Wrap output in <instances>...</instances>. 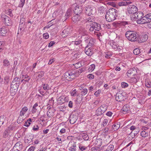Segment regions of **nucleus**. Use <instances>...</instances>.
Segmentation results:
<instances>
[{"mask_svg":"<svg viewBox=\"0 0 151 151\" xmlns=\"http://www.w3.org/2000/svg\"><path fill=\"white\" fill-rule=\"evenodd\" d=\"M76 119V117H70V122L71 124H73L75 122Z\"/></svg>","mask_w":151,"mask_h":151,"instance_id":"obj_37","label":"nucleus"},{"mask_svg":"<svg viewBox=\"0 0 151 151\" xmlns=\"http://www.w3.org/2000/svg\"><path fill=\"white\" fill-rule=\"evenodd\" d=\"M22 78L24 79V81L29 82V81L30 79V78L27 75H22Z\"/></svg>","mask_w":151,"mask_h":151,"instance_id":"obj_32","label":"nucleus"},{"mask_svg":"<svg viewBox=\"0 0 151 151\" xmlns=\"http://www.w3.org/2000/svg\"><path fill=\"white\" fill-rule=\"evenodd\" d=\"M136 69L134 68H133L127 71V74L128 77L132 76L136 74Z\"/></svg>","mask_w":151,"mask_h":151,"instance_id":"obj_9","label":"nucleus"},{"mask_svg":"<svg viewBox=\"0 0 151 151\" xmlns=\"http://www.w3.org/2000/svg\"><path fill=\"white\" fill-rule=\"evenodd\" d=\"M93 25H94L95 27L96 26L95 29L96 30L99 31L101 29V25L99 24L94 22V24Z\"/></svg>","mask_w":151,"mask_h":151,"instance_id":"obj_34","label":"nucleus"},{"mask_svg":"<svg viewBox=\"0 0 151 151\" xmlns=\"http://www.w3.org/2000/svg\"><path fill=\"white\" fill-rule=\"evenodd\" d=\"M7 29L4 27H2L0 29V35L4 36L7 32Z\"/></svg>","mask_w":151,"mask_h":151,"instance_id":"obj_20","label":"nucleus"},{"mask_svg":"<svg viewBox=\"0 0 151 151\" xmlns=\"http://www.w3.org/2000/svg\"><path fill=\"white\" fill-rule=\"evenodd\" d=\"M88 76L90 79H91L94 78V76L92 74H89Z\"/></svg>","mask_w":151,"mask_h":151,"instance_id":"obj_64","label":"nucleus"},{"mask_svg":"<svg viewBox=\"0 0 151 151\" xmlns=\"http://www.w3.org/2000/svg\"><path fill=\"white\" fill-rule=\"evenodd\" d=\"M53 113L50 109L48 110L47 112V115L48 117H51L53 116Z\"/></svg>","mask_w":151,"mask_h":151,"instance_id":"obj_39","label":"nucleus"},{"mask_svg":"<svg viewBox=\"0 0 151 151\" xmlns=\"http://www.w3.org/2000/svg\"><path fill=\"white\" fill-rule=\"evenodd\" d=\"M38 76V77L41 78L44 75V72L43 71L39 72L37 73Z\"/></svg>","mask_w":151,"mask_h":151,"instance_id":"obj_51","label":"nucleus"},{"mask_svg":"<svg viewBox=\"0 0 151 151\" xmlns=\"http://www.w3.org/2000/svg\"><path fill=\"white\" fill-rule=\"evenodd\" d=\"M28 109L26 106H24L23 108L20 112V116H22L25 114L26 111H27Z\"/></svg>","mask_w":151,"mask_h":151,"instance_id":"obj_25","label":"nucleus"},{"mask_svg":"<svg viewBox=\"0 0 151 151\" xmlns=\"http://www.w3.org/2000/svg\"><path fill=\"white\" fill-rule=\"evenodd\" d=\"M120 125L119 124H114L112 126V129L114 131H116L119 129Z\"/></svg>","mask_w":151,"mask_h":151,"instance_id":"obj_31","label":"nucleus"},{"mask_svg":"<svg viewBox=\"0 0 151 151\" xmlns=\"http://www.w3.org/2000/svg\"><path fill=\"white\" fill-rule=\"evenodd\" d=\"M25 0H20V2L19 5V6L20 7H22L24 3Z\"/></svg>","mask_w":151,"mask_h":151,"instance_id":"obj_54","label":"nucleus"},{"mask_svg":"<svg viewBox=\"0 0 151 151\" xmlns=\"http://www.w3.org/2000/svg\"><path fill=\"white\" fill-rule=\"evenodd\" d=\"M147 17V19H148V21H150V22H151V13H149L147 14L146 15Z\"/></svg>","mask_w":151,"mask_h":151,"instance_id":"obj_58","label":"nucleus"},{"mask_svg":"<svg viewBox=\"0 0 151 151\" xmlns=\"http://www.w3.org/2000/svg\"><path fill=\"white\" fill-rule=\"evenodd\" d=\"M121 85L122 87L123 88L127 87L128 86V84L125 82H122L121 83Z\"/></svg>","mask_w":151,"mask_h":151,"instance_id":"obj_52","label":"nucleus"},{"mask_svg":"<svg viewBox=\"0 0 151 151\" xmlns=\"http://www.w3.org/2000/svg\"><path fill=\"white\" fill-rule=\"evenodd\" d=\"M84 27L86 29L88 30V29L91 26V23H84Z\"/></svg>","mask_w":151,"mask_h":151,"instance_id":"obj_41","label":"nucleus"},{"mask_svg":"<svg viewBox=\"0 0 151 151\" xmlns=\"http://www.w3.org/2000/svg\"><path fill=\"white\" fill-rule=\"evenodd\" d=\"M138 11L137 7L133 5L130 6L128 10V12L129 14H134L136 13Z\"/></svg>","mask_w":151,"mask_h":151,"instance_id":"obj_8","label":"nucleus"},{"mask_svg":"<svg viewBox=\"0 0 151 151\" xmlns=\"http://www.w3.org/2000/svg\"><path fill=\"white\" fill-rule=\"evenodd\" d=\"M94 24V22L93 23H91V26L89 29V31L91 32L93 31L95 29V27L94 25H93Z\"/></svg>","mask_w":151,"mask_h":151,"instance_id":"obj_47","label":"nucleus"},{"mask_svg":"<svg viewBox=\"0 0 151 151\" xmlns=\"http://www.w3.org/2000/svg\"><path fill=\"white\" fill-rule=\"evenodd\" d=\"M64 77L68 81H71L76 76L75 72L74 70H70L64 73Z\"/></svg>","mask_w":151,"mask_h":151,"instance_id":"obj_4","label":"nucleus"},{"mask_svg":"<svg viewBox=\"0 0 151 151\" xmlns=\"http://www.w3.org/2000/svg\"><path fill=\"white\" fill-rule=\"evenodd\" d=\"M33 137L31 135H27L25 137L24 140L25 143L31 144L32 143V140Z\"/></svg>","mask_w":151,"mask_h":151,"instance_id":"obj_10","label":"nucleus"},{"mask_svg":"<svg viewBox=\"0 0 151 151\" xmlns=\"http://www.w3.org/2000/svg\"><path fill=\"white\" fill-rule=\"evenodd\" d=\"M82 138L85 140H88L89 139L88 135L85 133H84L82 135Z\"/></svg>","mask_w":151,"mask_h":151,"instance_id":"obj_43","label":"nucleus"},{"mask_svg":"<svg viewBox=\"0 0 151 151\" xmlns=\"http://www.w3.org/2000/svg\"><path fill=\"white\" fill-rule=\"evenodd\" d=\"M144 130L142 131L141 133V136L143 137H146L149 134V132L146 131H145L146 129H147V128L146 127L144 128Z\"/></svg>","mask_w":151,"mask_h":151,"instance_id":"obj_21","label":"nucleus"},{"mask_svg":"<svg viewBox=\"0 0 151 151\" xmlns=\"http://www.w3.org/2000/svg\"><path fill=\"white\" fill-rule=\"evenodd\" d=\"M92 20L90 17H89L84 20V23H92Z\"/></svg>","mask_w":151,"mask_h":151,"instance_id":"obj_45","label":"nucleus"},{"mask_svg":"<svg viewBox=\"0 0 151 151\" xmlns=\"http://www.w3.org/2000/svg\"><path fill=\"white\" fill-rule=\"evenodd\" d=\"M26 28V25L25 24H19V29L20 30V32H24Z\"/></svg>","mask_w":151,"mask_h":151,"instance_id":"obj_24","label":"nucleus"},{"mask_svg":"<svg viewBox=\"0 0 151 151\" xmlns=\"http://www.w3.org/2000/svg\"><path fill=\"white\" fill-rule=\"evenodd\" d=\"M123 96L121 93H117L116 95L115 99L116 100L118 101H122L123 100Z\"/></svg>","mask_w":151,"mask_h":151,"instance_id":"obj_17","label":"nucleus"},{"mask_svg":"<svg viewBox=\"0 0 151 151\" xmlns=\"http://www.w3.org/2000/svg\"><path fill=\"white\" fill-rule=\"evenodd\" d=\"M73 89V90L70 92V93L72 96H74L76 95V93L77 92V91L76 89Z\"/></svg>","mask_w":151,"mask_h":151,"instance_id":"obj_55","label":"nucleus"},{"mask_svg":"<svg viewBox=\"0 0 151 151\" xmlns=\"http://www.w3.org/2000/svg\"><path fill=\"white\" fill-rule=\"evenodd\" d=\"M10 132L8 129H6L4 132L3 137L4 138H6L9 134Z\"/></svg>","mask_w":151,"mask_h":151,"instance_id":"obj_33","label":"nucleus"},{"mask_svg":"<svg viewBox=\"0 0 151 151\" xmlns=\"http://www.w3.org/2000/svg\"><path fill=\"white\" fill-rule=\"evenodd\" d=\"M129 82L131 83H136L137 82V80L136 78H132L129 80Z\"/></svg>","mask_w":151,"mask_h":151,"instance_id":"obj_44","label":"nucleus"},{"mask_svg":"<svg viewBox=\"0 0 151 151\" xmlns=\"http://www.w3.org/2000/svg\"><path fill=\"white\" fill-rule=\"evenodd\" d=\"M14 128V127L13 125H10L6 129H8L10 132L11 130H13Z\"/></svg>","mask_w":151,"mask_h":151,"instance_id":"obj_59","label":"nucleus"},{"mask_svg":"<svg viewBox=\"0 0 151 151\" xmlns=\"http://www.w3.org/2000/svg\"><path fill=\"white\" fill-rule=\"evenodd\" d=\"M43 37L45 39H47L49 37V35L47 33H44L43 34Z\"/></svg>","mask_w":151,"mask_h":151,"instance_id":"obj_61","label":"nucleus"},{"mask_svg":"<svg viewBox=\"0 0 151 151\" xmlns=\"http://www.w3.org/2000/svg\"><path fill=\"white\" fill-rule=\"evenodd\" d=\"M4 65L6 67L8 66L10 64L9 61L6 60H5L3 61Z\"/></svg>","mask_w":151,"mask_h":151,"instance_id":"obj_42","label":"nucleus"},{"mask_svg":"<svg viewBox=\"0 0 151 151\" xmlns=\"http://www.w3.org/2000/svg\"><path fill=\"white\" fill-rule=\"evenodd\" d=\"M12 11L11 9H9L6 11V14L10 17H13V14H12Z\"/></svg>","mask_w":151,"mask_h":151,"instance_id":"obj_35","label":"nucleus"},{"mask_svg":"<svg viewBox=\"0 0 151 151\" xmlns=\"http://www.w3.org/2000/svg\"><path fill=\"white\" fill-rule=\"evenodd\" d=\"M1 19L4 23L7 26H11L12 24L10 18L8 16L3 14L2 15Z\"/></svg>","mask_w":151,"mask_h":151,"instance_id":"obj_5","label":"nucleus"},{"mask_svg":"<svg viewBox=\"0 0 151 151\" xmlns=\"http://www.w3.org/2000/svg\"><path fill=\"white\" fill-rule=\"evenodd\" d=\"M87 30L86 29L85 27H81L79 29L80 32L82 33L83 35H86L88 34Z\"/></svg>","mask_w":151,"mask_h":151,"instance_id":"obj_26","label":"nucleus"},{"mask_svg":"<svg viewBox=\"0 0 151 151\" xmlns=\"http://www.w3.org/2000/svg\"><path fill=\"white\" fill-rule=\"evenodd\" d=\"M107 109V106L105 105H103L99 107L96 111L98 115H101L104 113Z\"/></svg>","mask_w":151,"mask_h":151,"instance_id":"obj_6","label":"nucleus"},{"mask_svg":"<svg viewBox=\"0 0 151 151\" xmlns=\"http://www.w3.org/2000/svg\"><path fill=\"white\" fill-rule=\"evenodd\" d=\"M72 14V11L71 9H68L66 13L65 16L67 17H69Z\"/></svg>","mask_w":151,"mask_h":151,"instance_id":"obj_40","label":"nucleus"},{"mask_svg":"<svg viewBox=\"0 0 151 151\" xmlns=\"http://www.w3.org/2000/svg\"><path fill=\"white\" fill-rule=\"evenodd\" d=\"M81 18V17L79 14H76L75 16H73L72 18L73 21L74 22L79 21Z\"/></svg>","mask_w":151,"mask_h":151,"instance_id":"obj_19","label":"nucleus"},{"mask_svg":"<svg viewBox=\"0 0 151 151\" xmlns=\"http://www.w3.org/2000/svg\"><path fill=\"white\" fill-rule=\"evenodd\" d=\"M144 16L143 13L141 12H137L135 14H132L131 15V19L132 21H136L137 23L139 22L140 19H142Z\"/></svg>","mask_w":151,"mask_h":151,"instance_id":"obj_3","label":"nucleus"},{"mask_svg":"<svg viewBox=\"0 0 151 151\" xmlns=\"http://www.w3.org/2000/svg\"><path fill=\"white\" fill-rule=\"evenodd\" d=\"M6 117L4 115H1L0 116V127L6 121Z\"/></svg>","mask_w":151,"mask_h":151,"instance_id":"obj_27","label":"nucleus"},{"mask_svg":"<svg viewBox=\"0 0 151 151\" xmlns=\"http://www.w3.org/2000/svg\"><path fill=\"white\" fill-rule=\"evenodd\" d=\"M68 145L70 146L69 149V151H76V149L75 148L76 147V145L74 142H70Z\"/></svg>","mask_w":151,"mask_h":151,"instance_id":"obj_13","label":"nucleus"},{"mask_svg":"<svg viewBox=\"0 0 151 151\" xmlns=\"http://www.w3.org/2000/svg\"><path fill=\"white\" fill-rule=\"evenodd\" d=\"M64 98V96H62L59 97L57 100L58 102L60 104H62L64 103V100L63 99Z\"/></svg>","mask_w":151,"mask_h":151,"instance_id":"obj_28","label":"nucleus"},{"mask_svg":"<svg viewBox=\"0 0 151 151\" xmlns=\"http://www.w3.org/2000/svg\"><path fill=\"white\" fill-rule=\"evenodd\" d=\"M79 148L81 151H83L86 150L87 148V147H86L85 146H81L79 145Z\"/></svg>","mask_w":151,"mask_h":151,"instance_id":"obj_57","label":"nucleus"},{"mask_svg":"<svg viewBox=\"0 0 151 151\" xmlns=\"http://www.w3.org/2000/svg\"><path fill=\"white\" fill-rule=\"evenodd\" d=\"M20 80V79L19 78L16 77L12 81H14L15 82H17V83H18V84L19 85Z\"/></svg>","mask_w":151,"mask_h":151,"instance_id":"obj_49","label":"nucleus"},{"mask_svg":"<svg viewBox=\"0 0 151 151\" xmlns=\"http://www.w3.org/2000/svg\"><path fill=\"white\" fill-rule=\"evenodd\" d=\"M19 85L17 83L16 85H11L10 91H13L14 93L17 92L18 88Z\"/></svg>","mask_w":151,"mask_h":151,"instance_id":"obj_16","label":"nucleus"},{"mask_svg":"<svg viewBox=\"0 0 151 151\" xmlns=\"http://www.w3.org/2000/svg\"><path fill=\"white\" fill-rule=\"evenodd\" d=\"M125 35L127 39L131 41L139 40V36L135 32L128 31L126 32Z\"/></svg>","mask_w":151,"mask_h":151,"instance_id":"obj_2","label":"nucleus"},{"mask_svg":"<svg viewBox=\"0 0 151 151\" xmlns=\"http://www.w3.org/2000/svg\"><path fill=\"white\" fill-rule=\"evenodd\" d=\"M145 84L146 86L148 88L151 87V83L150 80L147 79L145 81Z\"/></svg>","mask_w":151,"mask_h":151,"instance_id":"obj_30","label":"nucleus"},{"mask_svg":"<svg viewBox=\"0 0 151 151\" xmlns=\"http://www.w3.org/2000/svg\"><path fill=\"white\" fill-rule=\"evenodd\" d=\"M148 38V36L146 34L144 35H142L140 37V41L139 42H144L147 40Z\"/></svg>","mask_w":151,"mask_h":151,"instance_id":"obj_22","label":"nucleus"},{"mask_svg":"<svg viewBox=\"0 0 151 151\" xmlns=\"http://www.w3.org/2000/svg\"><path fill=\"white\" fill-rule=\"evenodd\" d=\"M13 147L16 148L17 149L19 150L20 151H22L23 149L22 144L20 142H17L16 143Z\"/></svg>","mask_w":151,"mask_h":151,"instance_id":"obj_15","label":"nucleus"},{"mask_svg":"<svg viewBox=\"0 0 151 151\" xmlns=\"http://www.w3.org/2000/svg\"><path fill=\"white\" fill-rule=\"evenodd\" d=\"M88 47H86L85 49L86 51L85 53L86 54L89 56H91L93 53V51L92 50L90 47H89L87 50Z\"/></svg>","mask_w":151,"mask_h":151,"instance_id":"obj_18","label":"nucleus"},{"mask_svg":"<svg viewBox=\"0 0 151 151\" xmlns=\"http://www.w3.org/2000/svg\"><path fill=\"white\" fill-rule=\"evenodd\" d=\"M108 122V120L107 119H105L103 121L102 123V125H103V126L105 127L106 125Z\"/></svg>","mask_w":151,"mask_h":151,"instance_id":"obj_53","label":"nucleus"},{"mask_svg":"<svg viewBox=\"0 0 151 151\" xmlns=\"http://www.w3.org/2000/svg\"><path fill=\"white\" fill-rule=\"evenodd\" d=\"M134 54L135 55H137L140 53V50L138 48H136L133 51Z\"/></svg>","mask_w":151,"mask_h":151,"instance_id":"obj_46","label":"nucleus"},{"mask_svg":"<svg viewBox=\"0 0 151 151\" xmlns=\"http://www.w3.org/2000/svg\"><path fill=\"white\" fill-rule=\"evenodd\" d=\"M114 148V146L112 145H110L108 146L106 151H112Z\"/></svg>","mask_w":151,"mask_h":151,"instance_id":"obj_36","label":"nucleus"},{"mask_svg":"<svg viewBox=\"0 0 151 151\" xmlns=\"http://www.w3.org/2000/svg\"><path fill=\"white\" fill-rule=\"evenodd\" d=\"M82 41L81 40H79L78 41L75 42V45H78L81 43Z\"/></svg>","mask_w":151,"mask_h":151,"instance_id":"obj_63","label":"nucleus"},{"mask_svg":"<svg viewBox=\"0 0 151 151\" xmlns=\"http://www.w3.org/2000/svg\"><path fill=\"white\" fill-rule=\"evenodd\" d=\"M95 65L94 64H92L90 65V67L89 68L88 70L89 71L91 72L94 70L95 68Z\"/></svg>","mask_w":151,"mask_h":151,"instance_id":"obj_48","label":"nucleus"},{"mask_svg":"<svg viewBox=\"0 0 151 151\" xmlns=\"http://www.w3.org/2000/svg\"><path fill=\"white\" fill-rule=\"evenodd\" d=\"M86 42L88 43V46L86 47H88L89 46L91 47L94 45L95 43V40L92 38H89L86 40Z\"/></svg>","mask_w":151,"mask_h":151,"instance_id":"obj_14","label":"nucleus"},{"mask_svg":"<svg viewBox=\"0 0 151 151\" xmlns=\"http://www.w3.org/2000/svg\"><path fill=\"white\" fill-rule=\"evenodd\" d=\"M49 88V86L48 84H43V88L45 90H48Z\"/></svg>","mask_w":151,"mask_h":151,"instance_id":"obj_56","label":"nucleus"},{"mask_svg":"<svg viewBox=\"0 0 151 151\" xmlns=\"http://www.w3.org/2000/svg\"><path fill=\"white\" fill-rule=\"evenodd\" d=\"M88 92V90L87 89L85 88L83 89L81 92V95L82 96H84Z\"/></svg>","mask_w":151,"mask_h":151,"instance_id":"obj_38","label":"nucleus"},{"mask_svg":"<svg viewBox=\"0 0 151 151\" xmlns=\"http://www.w3.org/2000/svg\"><path fill=\"white\" fill-rule=\"evenodd\" d=\"M31 123L29 121H26L24 124V126L26 127H28L30 124Z\"/></svg>","mask_w":151,"mask_h":151,"instance_id":"obj_60","label":"nucleus"},{"mask_svg":"<svg viewBox=\"0 0 151 151\" xmlns=\"http://www.w3.org/2000/svg\"><path fill=\"white\" fill-rule=\"evenodd\" d=\"M93 9H94L91 6L88 5L87 6L85 9L86 14L88 16H90L91 14H93L94 12L93 10Z\"/></svg>","mask_w":151,"mask_h":151,"instance_id":"obj_7","label":"nucleus"},{"mask_svg":"<svg viewBox=\"0 0 151 151\" xmlns=\"http://www.w3.org/2000/svg\"><path fill=\"white\" fill-rule=\"evenodd\" d=\"M38 104L37 103H36L34 105L32 110V113L34 114L36 113L37 110V107H38Z\"/></svg>","mask_w":151,"mask_h":151,"instance_id":"obj_29","label":"nucleus"},{"mask_svg":"<svg viewBox=\"0 0 151 151\" xmlns=\"http://www.w3.org/2000/svg\"><path fill=\"white\" fill-rule=\"evenodd\" d=\"M148 19H147V16L145 15L144 17H142V19H140V21H139L138 24H143L146 23L150 22V21H148Z\"/></svg>","mask_w":151,"mask_h":151,"instance_id":"obj_12","label":"nucleus"},{"mask_svg":"<svg viewBox=\"0 0 151 151\" xmlns=\"http://www.w3.org/2000/svg\"><path fill=\"white\" fill-rule=\"evenodd\" d=\"M118 4L120 6H126L127 5V4L126 1L119 2L118 3Z\"/></svg>","mask_w":151,"mask_h":151,"instance_id":"obj_50","label":"nucleus"},{"mask_svg":"<svg viewBox=\"0 0 151 151\" xmlns=\"http://www.w3.org/2000/svg\"><path fill=\"white\" fill-rule=\"evenodd\" d=\"M101 91L100 90H99L97 91H96L95 93H94V95L95 96H97L100 94L101 93Z\"/></svg>","mask_w":151,"mask_h":151,"instance_id":"obj_62","label":"nucleus"},{"mask_svg":"<svg viewBox=\"0 0 151 151\" xmlns=\"http://www.w3.org/2000/svg\"><path fill=\"white\" fill-rule=\"evenodd\" d=\"M130 109L129 105L128 104H127L124 105L122 108V110L124 112V114L127 113Z\"/></svg>","mask_w":151,"mask_h":151,"instance_id":"obj_23","label":"nucleus"},{"mask_svg":"<svg viewBox=\"0 0 151 151\" xmlns=\"http://www.w3.org/2000/svg\"><path fill=\"white\" fill-rule=\"evenodd\" d=\"M116 10L114 8L109 9L107 12L105 17L106 20L109 22L113 21L116 19Z\"/></svg>","mask_w":151,"mask_h":151,"instance_id":"obj_1","label":"nucleus"},{"mask_svg":"<svg viewBox=\"0 0 151 151\" xmlns=\"http://www.w3.org/2000/svg\"><path fill=\"white\" fill-rule=\"evenodd\" d=\"M82 10L81 7L77 5L75 7L73 11L75 14L79 15L82 12Z\"/></svg>","mask_w":151,"mask_h":151,"instance_id":"obj_11","label":"nucleus"}]
</instances>
